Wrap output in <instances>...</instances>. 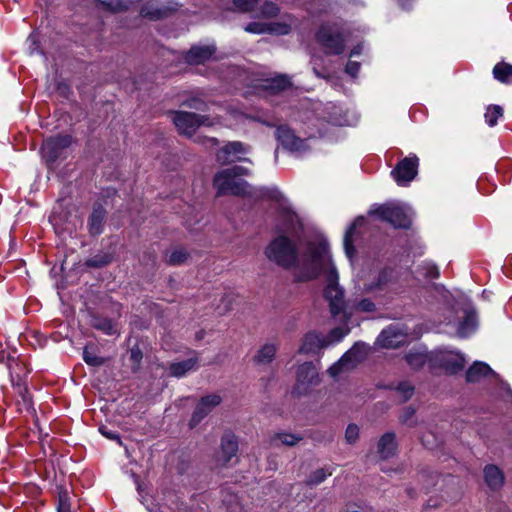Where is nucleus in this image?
<instances>
[{
  "label": "nucleus",
  "mask_w": 512,
  "mask_h": 512,
  "mask_svg": "<svg viewBox=\"0 0 512 512\" xmlns=\"http://www.w3.org/2000/svg\"><path fill=\"white\" fill-rule=\"evenodd\" d=\"M331 257L328 248L322 243H309L303 255L302 271L298 276L299 281L316 279L323 271L326 273L332 268Z\"/></svg>",
  "instance_id": "obj_1"
},
{
  "label": "nucleus",
  "mask_w": 512,
  "mask_h": 512,
  "mask_svg": "<svg viewBox=\"0 0 512 512\" xmlns=\"http://www.w3.org/2000/svg\"><path fill=\"white\" fill-rule=\"evenodd\" d=\"M266 257L284 269L295 267L299 262L297 244L287 235L279 234L265 248Z\"/></svg>",
  "instance_id": "obj_2"
},
{
  "label": "nucleus",
  "mask_w": 512,
  "mask_h": 512,
  "mask_svg": "<svg viewBox=\"0 0 512 512\" xmlns=\"http://www.w3.org/2000/svg\"><path fill=\"white\" fill-rule=\"evenodd\" d=\"M267 197L277 203L275 231L279 234H292L297 226H301L300 219L292 210L284 195L274 189L269 191Z\"/></svg>",
  "instance_id": "obj_3"
},
{
  "label": "nucleus",
  "mask_w": 512,
  "mask_h": 512,
  "mask_svg": "<svg viewBox=\"0 0 512 512\" xmlns=\"http://www.w3.org/2000/svg\"><path fill=\"white\" fill-rule=\"evenodd\" d=\"M315 38L326 55H340L345 50L344 35L336 24H322L318 28Z\"/></svg>",
  "instance_id": "obj_4"
},
{
  "label": "nucleus",
  "mask_w": 512,
  "mask_h": 512,
  "mask_svg": "<svg viewBox=\"0 0 512 512\" xmlns=\"http://www.w3.org/2000/svg\"><path fill=\"white\" fill-rule=\"evenodd\" d=\"M326 281L323 296L329 303L331 314L337 316L344 310L345 299L344 290L338 284V273L335 267L327 272Z\"/></svg>",
  "instance_id": "obj_5"
},
{
  "label": "nucleus",
  "mask_w": 512,
  "mask_h": 512,
  "mask_svg": "<svg viewBox=\"0 0 512 512\" xmlns=\"http://www.w3.org/2000/svg\"><path fill=\"white\" fill-rule=\"evenodd\" d=\"M213 186L217 190V195L231 194L234 196H244L248 194L249 184L245 180L237 179L226 169L217 172L213 178Z\"/></svg>",
  "instance_id": "obj_6"
},
{
  "label": "nucleus",
  "mask_w": 512,
  "mask_h": 512,
  "mask_svg": "<svg viewBox=\"0 0 512 512\" xmlns=\"http://www.w3.org/2000/svg\"><path fill=\"white\" fill-rule=\"evenodd\" d=\"M429 366L432 369L441 368L448 374H456L465 366V358L454 351L435 350L430 353Z\"/></svg>",
  "instance_id": "obj_7"
},
{
  "label": "nucleus",
  "mask_w": 512,
  "mask_h": 512,
  "mask_svg": "<svg viewBox=\"0 0 512 512\" xmlns=\"http://www.w3.org/2000/svg\"><path fill=\"white\" fill-rule=\"evenodd\" d=\"M370 214L376 215L379 219L390 223L395 228L407 229L411 224L410 217L405 209L395 203L379 205L371 210Z\"/></svg>",
  "instance_id": "obj_8"
},
{
  "label": "nucleus",
  "mask_w": 512,
  "mask_h": 512,
  "mask_svg": "<svg viewBox=\"0 0 512 512\" xmlns=\"http://www.w3.org/2000/svg\"><path fill=\"white\" fill-rule=\"evenodd\" d=\"M368 350V345L363 342H356L328 369V373L332 377H336L344 370L353 368L357 363L362 362L366 358Z\"/></svg>",
  "instance_id": "obj_9"
},
{
  "label": "nucleus",
  "mask_w": 512,
  "mask_h": 512,
  "mask_svg": "<svg viewBox=\"0 0 512 512\" xmlns=\"http://www.w3.org/2000/svg\"><path fill=\"white\" fill-rule=\"evenodd\" d=\"M173 123L180 134L188 137L194 135L200 126L212 125L207 116L185 111L174 112Z\"/></svg>",
  "instance_id": "obj_10"
},
{
  "label": "nucleus",
  "mask_w": 512,
  "mask_h": 512,
  "mask_svg": "<svg viewBox=\"0 0 512 512\" xmlns=\"http://www.w3.org/2000/svg\"><path fill=\"white\" fill-rule=\"evenodd\" d=\"M320 382L318 370L312 362L298 366L293 392L299 396L308 394Z\"/></svg>",
  "instance_id": "obj_11"
},
{
  "label": "nucleus",
  "mask_w": 512,
  "mask_h": 512,
  "mask_svg": "<svg viewBox=\"0 0 512 512\" xmlns=\"http://www.w3.org/2000/svg\"><path fill=\"white\" fill-rule=\"evenodd\" d=\"M71 143L70 135H57L46 139L41 146V154L47 166L52 167Z\"/></svg>",
  "instance_id": "obj_12"
},
{
  "label": "nucleus",
  "mask_w": 512,
  "mask_h": 512,
  "mask_svg": "<svg viewBox=\"0 0 512 512\" xmlns=\"http://www.w3.org/2000/svg\"><path fill=\"white\" fill-rule=\"evenodd\" d=\"M418 166V157L415 154H410L396 164L391 175L398 185L405 186L417 176Z\"/></svg>",
  "instance_id": "obj_13"
},
{
  "label": "nucleus",
  "mask_w": 512,
  "mask_h": 512,
  "mask_svg": "<svg viewBox=\"0 0 512 512\" xmlns=\"http://www.w3.org/2000/svg\"><path fill=\"white\" fill-rule=\"evenodd\" d=\"M8 368L10 371V380L16 392L22 397L24 402L28 401L26 378L30 372L27 365L17 359H9Z\"/></svg>",
  "instance_id": "obj_14"
},
{
  "label": "nucleus",
  "mask_w": 512,
  "mask_h": 512,
  "mask_svg": "<svg viewBox=\"0 0 512 512\" xmlns=\"http://www.w3.org/2000/svg\"><path fill=\"white\" fill-rule=\"evenodd\" d=\"M275 137L281 146L291 152H304L308 149L305 139L296 136L287 125H279L275 131Z\"/></svg>",
  "instance_id": "obj_15"
},
{
  "label": "nucleus",
  "mask_w": 512,
  "mask_h": 512,
  "mask_svg": "<svg viewBox=\"0 0 512 512\" xmlns=\"http://www.w3.org/2000/svg\"><path fill=\"white\" fill-rule=\"evenodd\" d=\"M249 151V147L240 141H232L225 144L216 154V159L221 164H230L232 162L241 161L249 162L251 160L246 157H239V154H245Z\"/></svg>",
  "instance_id": "obj_16"
},
{
  "label": "nucleus",
  "mask_w": 512,
  "mask_h": 512,
  "mask_svg": "<svg viewBox=\"0 0 512 512\" xmlns=\"http://www.w3.org/2000/svg\"><path fill=\"white\" fill-rule=\"evenodd\" d=\"M222 399L218 394H211L202 397L195 407V410L189 421L190 428L196 427L215 407L221 403Z\"/></svg>",
  "instance_id": "obj_17"
},
{
  "label": "nucleus",
  "mask_w": 512,
  "mask_h": 512,
  "mask_svg": "<svg viewBox=\"0 0 512 512\" xmlns=\"http://www.w3.org/2000/svg\"><path fill=\"white\" fill-rule=\"evenodd\" d=\"M330 341L316 332H308L304 335L302 344L298 349L299 354H315L320 349L328 346Z\"/></svg>",
  "instance_id": "obj_18"
},
{
  "label": "nucleus",
  "mask_w": 512,
  "mask_h": 512,
  "mask_svg": "<svg viewBox=\"0 0 512 512\" xmlns=\"http://www.w3.org/2000/svg\"><path fill=\"white\" fill-rule=\"evenodd\" d=\"M406 336L395 327L384 329L377 338V343L387 349L398 348L405 343Z\"/></svg>",
  "instance_id": "obj_19"
},
{
  "label": "nucleus",
  "mask_w": 512,
  "mask_h": 512,
  "mask_svg": "<svg viewBox=\"0 0 512 512\" xmlns=\"http://www.w3.org/2000/svg\"><path fill=\"white\" fill-rule=\"evenodd\" d=\"M215 51L216 48L213 45L193 46L185 54V61L193 65L203 64L213 56Z\"/></svg>",
  "instance_id": "obj_20"
},
{
  "label": "nucleus",
  "mask_w": 512,
  "mask_h": 512,
  "mask_svg": "<svg viewBox=\"0 0 512 512\" xmlns=\"http://www.w3.org/2000/svg\"><path fill=\"white\" fill-rule=\"evenodd\" d=\"M365 223V218L359 216L351 223L345 232L343 245L345 253L349 259H352L356 252L354 247V236L356 235V231L358 228L363 227Z\"/></svg>",
  "instance_id": "obj_21"
},
{
  "label": "nucleus",
  "mask_w": 512,
  "mask_h": 512,
  "mask_svg": "<svg viewBox=\"0 0 512 512\" xmlns=\"http://www.w3.org/2000/svg\"><path fill=\"white\" fill-rule=\"evenodd\" d=\"M106 218V210L100 204L93 207L88 218V231L92 236L100 235L103 232V225Z\"/></svg>",
  "instance_id": "obj_22"
},
{
  "label": "nucleus",
  "mask_w": 512,
  "mask_h": 512,
  "mask_svg": "<svg viewBox=\"0 0 512 512\" xmlns=\"http://www.w3.org/2000/svg\"><path fill=\"white\" fill-rule=\"evenodd\" d=\"M238 451V442L233 434H225L221 440V457L219 461L222 465L228 464L233 457H236Z\"/></svg>",
  "instance_id": "obj_23"
},
{
  "label": "nucleus",
  "mask_w": 512,
  "mask_h": 512,
  "mask_svg": "<svg viewBox=\"0 0 512 512\" xmlns=\"http://www.w3.org/2000/svg\"><path fill=\"white\" fill-rule=\"evenodd\" d=\"M278 351V345L275 343H266L261 346L253 356V362L258 366H266L272 363Z\"/></svg>",
  "instance_id": "obj_24"
},
{
  "label": "nucleus",
  "mask_w": 512,
  "mask_h": 512,
  "mask_svg": "<svg viewBox=\"0 0 512 512\" xmlns=\"http://www.w3.org/2000/svg\"><path fill=\"white\" fill-rule=\"evenodd\" d=\"M493 374L494 371L488 364L484 362H475L466 372V381L470 383H477Z\"/></svg>",
  "instance_id": "obj_25"
},
{
  "label": "nucleus",
  "mask_w": 512,
  "mask_h": 512,
  "mask_svg": "<svg viewBox=\"0 0 512 512\" xmlns=\"http://www.w3.org/2000/svg\"><path fill=\"white\" fill-rule=\"evenodd\" d=\"M484 479L492 490L501 488L504 484V474L496 465H486L484 468Z\"/></svg>",
  "instance_id": "obj_26"
},
{
  "label": "nucleus",
  "mask_w": 512,
  "mask_h": 512,
  "mask_svg": "<svg viewBox=\"0 0 512 512\" xmlns=\"http://www.w3.org/2000/svg\"><path fill=\"white\" fill-rule=\"evenodd\" d=\"M477 326L476 314L472 310H465L463 319L459 322L457 327V335L460 338H465L471 335Z\"/></svg>",
  "instance_id": "obj_27"
},
{
  "label": "nucleus",
  "mask_w": 512,
  "mask_h": 512,
  "mask_svg": "<svg viewBox=\"0 0 512 512\" xmlns=\"http://www.w3.org/2000/svg\"><path fill=\"white\" fill-rule=\"evenodd\" d=\"M197 362V357H191L183 361L171 363L169 366V373L173 377L181 378L188 372L194 370Z\"/></svg>",
  "instance_id": "obj_28"
},
{
  "label": "nucleus",
  "mask_w": 512,
  "mask_h": 512,
  "mask_svg": "<svg viewBox=\"0 0 512 512\" xmlns=\"http://www.w3.org/2000/svg\"><path fill=\"white\" fill-rule=\"evenodd\" d=\"M396 441L394 433H385L378 442V453L382 459H387L395 454Z\"/></svg>",
  "instance_id": "obj_29"
},
{
  "label": "nucleus",
  "mask_w": 512,
  "mask_h": 512,
  "mask_svg": "<svg viewBox=\"0 0 512 512\" xmlns=\"http://www.w3.org/2000/svg\"><path fill=\"white\" fill-rule=\"evenodd\" d=\"M492 75L502 84H512V64L505 61L498 62L492 69Z\"/></svg>",
  "instance_id": "obj_30"
},
{
  "label": "nucleus",
  "mask_w": 512,
  "mask_h": 512,
  "mask_svg": "<svg viewBox=\"0 0 512 512\" xmlns=\"http://www.w3.org/2000/svg\"><path fill=\"white\" fill-rule=\"evenodd\" d=\"M430 353H422L418 351L410 352L406 355V361L408 365L414 369H421L426 363L429 364Z\"/></svg>",
  "instance_id": "obj_31"
},
{
  "label": "nucleus",
  "mask_w": 512,
  "mask_h": 512,
  "mask_svg": "<svg viewBox=\"0 0 512 512\" xmlns=\"http://www.w3.org/2000/svg\"><path fill=\"white\" fill-rule=\"evenodd\" d=\"M393 279V270L385 268L379 272L375 282L368 286V290H383Z\"/></svg>",
  "instance_id": "obj_32"
},
{
  "label": "nucleus",
  "mask_w": 512,
  "mask_h": 512,
  "mask_svg": "<svg viewBox=\"0 0 512 512\" xmlns=\"http://www.w3.org/2000/svg\"><path fill=\"white\" fill-rule=\"evenodd\" d=\"M92 326L106 335H114L117 333L116 324L109 318H94Z\"/></svg>",
  "instance_id": "obj_33"
},
{
  "label": "nucleus",
  "mask_w": 512,
  "mask_h": 512,
  "mask_svg": "<svg viewBox=\"0 0 512 512\" xmlns=\"http://www.w3.org/2000/svg\"><path fill=\"white\" fill-rule=\"evenodd\" d=\"M102 9L110 12H122L128 9L127 2L123 0H95Z\"/></svg>",
  "instance_id": "obj_34"
},
{
  "label": "nucleus",
  "mask_w": 512,
  "mask_h": 512,
  "mask_svg": "<svg viewBox=\"0 0 512 512\" xmlns=\"http://www.w3.org/2000/svg\"><path fill=\"white\" fill-rule=\"evenodd\" d=\"M291 86L290 79L287 76L281 75L267 81L266 88L274 93L283 91Z\"/></svg>",
  "instance_id": "obj_35"
},
{
  "label": "nucleus",
  "mask_w": 512,
  "mask_h": 512,
  "mask_svg": "<svg viewBox=\"0 0 512 512\" xmlns=\"http://www.w3.org/2000/svg\"><path fill=\"white\" fill-rule=\"evenodd\" d=\"M503 108L499 105H489L484 114L485 122L490 126L494 127L497 124L499 118L503 116Z\"/></svg>",
  "instance_id": "obj_36"
},
{
  "label": "nucleus",
  "mask_w": 512,
  "mask_h": 512,
  "mask_svg": "<svg viewBox=\"0 0 512 512\" xmlns=\"http://www.w3.org/2000/svg\"><path fill=\"white\" fill-rule=\"evenodd\" d=\"M301 440H302V436H300V435L291 434V433H287V432H281V433H277L271 439V443H272V445H276V441H280L282 444H284L286 446H294Z\"/></svg>",
  "instance_id": "obj_37"
},
{
  "label": "nucleus",
  "mask_w": 512,
  "mask_h": 512,
  "mask_svg": "<svg viewBox=\"0 0 512 512\" xmlns=\"http://www.w3.org/2000/svg\"><path fill=\"white\" fill-rule=\"evenodd\" d=\"M92 347L85 346L83 350V360L89 366L99 367L105 363V359L98 356L95 351L91 350Z\"/></svg>",
  "instance_id": "obj_38"
},
{
  "label": "nucleus",
  "mask_w": 512,
  "mask_h": 512,
  "mask_svg": "<svg viewBox=\"0 0 512 512\" xmlns=\"http://www.w3.org/2000/svg\"><path fill=\"white\" fill-rule=\"evenodd\" d=\"M291 31V26L284 22L267 23V33L275 35H287Z\"/></svg>",
  "instance_id": "obj_39"
},
{
  "label": "nucleus",
  "mask_w": 512,
  "mask_h": 512,
  "mask_svg": "<svg viewBox=\"0 0 512 512\" xmlns=\"http://www.w3.org/2000/svg\"><path fill=\"white\" fill-rule=\"evenodd\" d=\"M331 474H332L331 471H328L324 468L317 469L311 473V475L309 476V478L307 480V484L310 486L318 485V484L322 483Z\"/></svg>",
  "instance_id": "obj_40"
},
{
  "label": "nucleus",
  "mask_w": 512,
  "mask_h": 512,
  "mask_svg": "<svg viewBox=\"0 0 512 512\" xmlns=\"http://www.w3.org/2000/svg\"><path fill=\"white\" fill-rule=\"evenodd\" d=\"M280 9L277 4L271 1H266L260 8L259 16L264 18H272L278 15Z\"/></svg>",
  "instance_id": "obj_41"
},
{
  "label": "nucleus",
  "mask_w": 512,
  "mask_h": 512,
  "mask_svg": "<svg viewBox=\"0 0 512 512\" xmlns=\"http://www.w3.org/2000/svg\"><path fill=\"white\" fill-rule=\"evenodd\" d=\"M111 262V257L108 254L95 255L86 261V265L93 268H101Z\"/></svg>",
  "instance_id": "obj_42"
},
{
  "label": "nucleus",
  "mask_w": 512,
  "mask_h": 512,
  "mask_svg": "<svg viewBox=\"0 0 512 512\" xmlns=\"http://www.w3.org/2000/svg\"><path fill=\"white\" fill-rule=\"evenodd\" d=\"M187 258L188 253L184 249H176L169 255L168 263L170 265H180L184 263Z\"/></svg>",
  "instance_id": "obj_43"
},
{
  "label": "nucleus",
  "mask_w": 512,
  "mask_h": 512,
  "mask_svg": "<svg viewBox=\"0 0 512 512\" xmlns=\"http://www.w3.org/2000/svg\"><path fill=\"white\" fill-rule=\"evenodd\" d=\"M260 0H233L235 7L241 12L254 11Z\"/></svg>",
  "instance_id": "obj_44"
},
{
  "label": "nucleus",
  "mask_w": 512,
  "mask_h": 512,
  "mask_svg": "<svg viewBox=\"0 0 512 512\" xmlns=\"http://www.w3.org/2000/svg\"><path fill=\"white\" fill-rule=\"evenodd\" d=\"M143 359V353L139 346H134L130 349V360L132 361V369L133 371H138L141 365V361Z\"/></svg>",
  "instance_id": "obj_45"
},
{
  "label": "nucleus",
  "mask_w": 512,
  "mask_h": 512,
  "mask_svg": "<svg viewBox=\"0 0 512 512\" xmlns=\"http://www.w3.org/2000/svg\"><path fill=\"white\" fill-rule=\"evenodd\" d=\"M183 105L195 110L203 111L206 107V103L199 97H190L183 102Z\"/></svg>",
  "instance_id": "obj_46"
},
{
  "label": "nucleus",
  "mask_w": 512,
  "mask_h": 512,
  "mask_svg": "<svg viewBox=\"0 0 512 512\" xmlns=\"http://www.w3.org/2000/svg\"><path fill=\"white\" fill-rule=\"evenodd\" d=\"M397 391L401 393L403 401H407L412 397L414 388L408 382H402L398 384Z\"/></svg>",
  "instance_id": "obj_47"
},
{
  "label": "nucleus",
  "mask_w": 512,
  "mask_h": 512,
  "mask_svg": "<svg viewBox=\"0 0 512 512\" xmlns=\"http://www.w3.org/2000/svg\"><path fill=\"white\" fill-rule=\"evenodd\" d=\"M245 31L255 34L267 33V23L252 22L245 27Z\"/></svg>",
  "instance_id": "obj_48"
},
{
  "label": "nucleus",
  "mask_w": 512,
  "mask_h": 512,
  "mask_svg": "<svg viewBox=\"0 0 512 512\" xmlns=\"http://www.w3.org/2000/svg\"><path fill=\"white\" fill-rule=\"evenodd\" d=\"M359 436V428L355 424L348 425L345 432V439L348 443H354Z\"/></svg>",
  "instance_id": "obj_49"
},
{
  "label": "nucleus",
  "mask_w": 512,
  "mask_h": 512,
  "mask_svg": "<svg viewBox=\"0 0 512 512\" xmlns=\"http://www.w3.org/2000/svg\"><path fill=\"white\" fill-rule=\"evenodd\" d=\"M348 332L349 330H344L342 328L337 327L329 332L328 338L330 339L331 342H340L348 334Z\"/></svg>",
  "instance_id": "obj_50"
},
{
  "label": "nucleus",
  "mask_w": 512,
  "mask_h": 512,
  "mask_svg": "<svg viewBox=\"0 0 512 512\" xmlns=\"http://www.w3.org/2000/svg\"><path fill=\"white\" fill-rule=\"evenodd\" d=\"M226 170L229 171V173L232 174V176H235L236 178L241 176H248L251 174V171L248 168L238 165L226 168Z\"/></svg>",
  "instance_id": "obj_51"
},
{
  "label": "nucleus",
  "mask_w": 512,
  "mask_h": 512,
  "mask_svg": "<svg viewBox=\"0 0 512 512\" xmlns=\"http://www.w3.org/2000/svg\"><path fill=\"white\" fill-rule=\"evenodd\" d=\"M360 71V63L356 61H349L345 66V72L351 77H357Z\"/></svg>",
  "instance_id": "obj_52"
},
{
  "label": "nucleus",
  "mask_w": 512,
  "mask_h": 512,
  "mask_svg": "<svg viewBox=\"0 0 512 512\" xmlns=\"http://www.w3.org/2000/svg\"><path fill=\"white\" fill-rule=\"evenodd\" d=\"M357 309L363 312H373L376 306L370 299H362L358 302Z\"/></svg>",
  "instance_id": "obj_53"
},
{
  "label": "nucleus",
  "mask_w": 512,
  "mask_h": 512,
  "mask_svg": "<svg viewBox=\"0 0 512 512\" xmlns=\"http://www.w3.org/2000/svg\"><path fill=\"white\" fill-rule=\"evenodd\" d=\"M427 271L426 276L430 278H438L439 277V270L436 265L434 264H427Z\"/></svg>",
  "instance_id": "obj_54"
},
{
  "label": "nucleus",
  "mask_w": 512,
  "mask_h": 512,
  "mask_svg": "<svg viewBox=\"0 0 512 512\" xmlns=\"http://www.w3.org/2000/svg\"><path fill=\"white\" fill-rule=\"evenodd\" d=\"M100 432L102 433V435H104L105 437L111 439V440H117L118 442H120V436L116 433V432H113V431H107L104 427H101L100 428Z\"/></svg>",
  "instance_id": "obj_55"
},
{
  "label": "nucleus",
  "mask_w": 512,
  "mask_h": 512,
  "mask_svg": "<svg viewBox=\"0 0 512 512\" xmlns=\"http://www.w3.org/2000/svg\"><path fill=\"white\" fill-rule=\"evenodd\" d=\"M415 0H397L402 9L409 10Z\"/></svg>",
  "instance_id": "obj_56"
},
{
  "label": "nucleus",
  "mask_w": 512,
  "mask_h": 512,
  "mask_svg": "<svg viewBox=\"0 0 512 512\" xmlns=\"http://www.w3.org/2000/svg\"><path fill=\"white\" fill-rule=\"evenodd\" d=\"M361 53V49L360 47H355L352 49V51L350 52V57L352 56H356V55H359Z\"/></svg>",
  "instance_id": "obj_57"
},
{
  "label": "nucleus",
  "mask_w": 512,
  "mask_h": 512,
  "mask_svg": "<svg viewBox=\"0 0 512 512\" xmlns=\"http://www.w3.org/2000/svg\"><path fill=\"white\" fill-rule=\"evenodd\" d=\"M314 72H315V74H316L318 77H320V78L324 77V76H323L319 71H317L315 68H314Z\"/></svg>",
  "instance_id": "obj_58"
},
{
  "label": "nucleus",
  "mask_w": 512,
  "mask_h": 512,
  "mask_svg": "<svg viewBox=\"0 0 512 512\" xmlns=\"http://www.w3.org/2000/svg\"><path fill=\"white\" fill-rule=\"evenodd\" d=\"M30 39H32V42L35 43V39H33V36H30Z\"/></svg>",
  "instance_id": "obj_59"
},
{
  "label": "nucleus",
  "mask_w": 512,
  "mask_h": 512,
  "mask_svg": "<svg viewBox=\"0 0 512 512\" xmlns=\"http://www.w3.org/2000/svg\"><path fill=\"white\" fill-rule=\"evenodd\" d=\"M30 39H32V42L35 43V39H33V36H30Z\"/></svg>",
  "instance_id": "obj_60"
},
{
  "label": "nucleus",
  "mask_w": 512,
  "mask_h": 512,
  "mask_svg": "<svg viewBox=\"0 0 512 512\" xmlns=\"http://www.w3.org/2000/svg\"><path fill=\"white\" fill-rule=\"evenodd\" d=\"M59 512H70L69 510L65 511V510H59Z\"/></svg>",
  "instance_id": "obj_61"
}]
</instances>
